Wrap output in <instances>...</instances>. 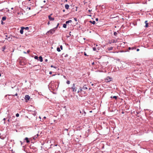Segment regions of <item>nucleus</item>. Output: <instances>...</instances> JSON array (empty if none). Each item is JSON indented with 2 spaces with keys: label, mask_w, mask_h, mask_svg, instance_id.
<instances>
[{
  "label": "nucleus",
  "mask_w": 153,
  "mask_h": 153,
  "mask_svg": "<svg viewBox=\"0 0 153 153\" xmlns=\"http://www.w3.org/2000/svg\"><path fill=\"white\" fill-rule=\"evenodd\" d=\"M71 89L72 90L73 92H74L76 91L77 88L75 86V84H73V86L71 88Z\"/></svg>",
  "instance_id": "obj_1"
},
{
  "label": "nucleus",
  "mask_w": 153,
  "mask_h": 153,
  "mask_svg": "<svg viewBox=\"0 0 153 153\" xmlns=\"http://www.w3.org/2000/svg\"><path fill=\"white\" fill-rule=\"evenodd\" d=\"M112 79V78L110 77H107L105 79V81L106 82H108L111 81Z\"/></svg>",
  "instance_id": "obj_2"
},
{
  "label": "nucleus",
  "mask_w": 153,
  "mask_h": 153,
  "mask_svg": "<svg viewBox=\"0 0 153 153\" xmlns=\"http://www.w3.org/2000/svg\"><path fill=\"white\" fill-rule=\"evenodd\" d=\"M55 28L50 30L48 32V33H50L51 34H53V33L55 31Z\"/></svg>",
  "instance_id": "obj_3"
},
{
  "label": "nucleus",
  "mask_w": 153,
  "mask_h": 153,
  "mask_svg": "<svg viewBox=\"0 0 153 153\" xmlns=\"http://www.w3.org/2000/svg\"><path fill=\"white\" fill-rule=\"evenodd\" d=\"M25 99L26 100H29L30 97L28 95H26L25 96Z\"/></svg>",
  "instance_id": "obj_4"
},
{
  "label": "nucleus",
  "mask_w": 153,
  "mask_h": 153,
  "mask_svg": "<svg viewBox=\"0 0 153 153\" xmlns=\"http://www.w3.org/2000/svg\"><path fill=\"white\" fill-rule=\"evenodd\" d=\"M52 15V14H51L49 16H48V18L49 19V20L51 21H53L54 20V18H52L51 17V15Z\"/></svg>",
  "instance_id": "obj_5"
},
{
  "label": "nucleus",
  "mask_w": 153,
  "mask_h": 153,
  "mask_svg": "<svg viewBox=\"0 0 153 153\" xmlns=\"http://www.w3.org/2000/svg\"><path fill=\"white\" fill-rule=\"evenodd\" d=\"M24 30V27H21V29L20 31V32L21 34H23V30Z\"/></svg>",
  "instance_id": "obj_6"
},
{
  "label": "nucleus",
  "mask_w": 153,
  "mask_h": 153,
  "mask_svg": "<svg viewBox=\"0 0 153 153\" xmlns=\"http://www.w3.org/2000/svg\"><path fill=\"white\" fill-rule=\"evenodd\" d=\"M116 42L113 39L111 40V41H109L108 42V43L110 44H111L112 43H115Z\"/></svg>",
  "instance_id": "obj_7"
},
{
  "label": "nucleus",
  "mask_w": 153,
  "mask_h": 153,
  "mask_svg": "<svg viewBox=\"0 0 153 153\" xmlns=\"http://www.w3.org/2000/svg\"><path fill=\"white\" fill-rule=\"evenodd\" d=\"M82 89L83 90H85L87 89V88L86 87V85H84Z\"/></svg>",
  "instance_id": "obj_8"
},
{
  "label": "nucleus",
  "mask_w": 153,
  "mask_h": 153,
  "mask_svg": "<svg viewBox=\"0 0 153 153\" xmlns=\"http://www.w3.org/2000/svg\"><path fill=\"white\" fill-rule=\"evenodd\" d=\"M145 23L146 24L145 27H148V23L147 22V21H145Z\"/></svg>",
  "instance_id": "obj_9"
},
{
  "label": "nucleus",
  "mask_w": 153,
  "mask_h": 153,
  "mask_svg": "<svg viewBox=\"0 0 153 153\" xmlns=\"http://www.w3.org/2000/svg\"><path fill=\"white\" fill-rule=\"evenodd\" d=\"M5 137L4 135H0V138L2 139H4Z\"/></svg>",
  "instance_id": "obj_10"
},
{
  "label": "nucleus",
  "mask_w": 153,
  "mask_h": 153,
  "mask_svg": "<svg viewBox=\"0 0 153 153\" xmlns=\"http://www.w3.org/2000/svg\"><path fill=\"white\" fill-rule=\"evenodd\" d=\"M25 140H26L27 143H29L30 142V141L29 140L28 138L27 137L25 138Z\"/></svg>",
  "instance_id": "obj_11"
},
{
  "label": "nucleus",
  "mask_w": 153,
  "mask_h": 153,
  "mask_svg": "<svg viewBox=\"0 0 153 153\" xmlns=\"http://www.w3.org/2000/svg\"><path fill=\"white\" fill-rule=\"evenodd\" d=\"M113 49V47H109V48H107V49L108 50V51H110L112 50Z\"/></svg>",
  "instance_id": "obj_12"
},
{
  "label": "nucleus",
  "mask_w": 153,
  "mask_h": 153,
  "mask_svg": "<svg viewBox=\"0 0 153 153\" xmlns=\"http://www.w3.org/2000/svg\"><path fill=\"white\" fill-rule=\"evenodd\" d=\"M65 7L66 9H68L69 7V5L68 4H66L65 5Z\"/></svg>",
  "instance_id": "obj_13"
},
{
  "label": "nucleus",
  "mask_w": 153,
  "mask_h": 153,
  "mask_svg": "<svg viewBox=\"0 0 153 153\" xmlns=\"http://www.w3.org/2000/svg\"><path fill=\"white\" fill-rule=\"evenodd\" d=\"M82 89L81 88V87H80L79 88V89L78 90V91H77V93H79V92H81V91H82Z\"/></svg>",
  "instance_id": "obj_14"
},
{
  "label": "nucleus",
  "mask_w": 153,
  "mask_h": 153,
  "mask_svg": "<svg viewBox=\"0 0 153 153\" xmlns=\"http://www.w3.org/2000/svg\"><path fill=\"white\" fill-rule=\"evenodd\" d=\"M39 60H40V61L41 62H42L43 59H42V56H40L39 57Z\"/></svg>",
  "instance_id": "obj_15"
},
{
  "label": "nucleus",
  "mask_w": 153,
  "mask_h": 153,
  "mask_svg": "<svg viewBox=\"0 0 153 153\" xmlns=\"http://www.w3.org/2000/svg\"><path fill=\"white\" fill-rule=\"evenodd\" d=\"M72 22V20H68V21H66V24H68L69 23H71V22Z\"/></svg>",
  "instance_id": "obj_16"
},
{
  "label": "nucleus",
  "mask_w": 153,
  "mask_h": 153,
  "mask_svg": "<svg viewBox=\"0 0 153 153\" xmlns=\"http://www.w3.org/2000/svg\"><path fill=\"white\" fill-rule=\"evenodd\" d=\"M89 22L93 24H95V22L94 21H89Z\"/></svg>",
  "instance_id": "obj_17"
},
{
  "label": "nucleus",
  "mask_w": 153,
  "mask_h": 153,
  "mask_svg": "<svg viewBox=\"0 0 153 153\" xmlns=\"http://www.w3.org/2000/svg\"><path fill=\"white\" fill-rule=\"evenodd\" d=\"M6 17H4V16L3 17L2 19V21H4L6 20Z\"/></svg>",
  "instance_id": "obj_18"
},
{
  "label": "nucleus",
  "mask_w": 153,
  "mask_h": 153,
  "mask_svg": "<svg viewBox=\"0 0 153 153\" xmlns=\"http://www.w3.org/2000/svg\"><path fill=\"white\" fill-rule=\"evenodd\" d=\"M66 26H67V24H64L63 25V27L64 28H66Z\"/></svg>",
  "instance_id": "obj_19"
},
{
  "label": "nucleus",
  "mask_w": 153,
  "mask_h": 153,
  "mask_svg": "<svg viewBox=\"0 0 153 153\" xmlns=\"http://www.w3.org/2000/svg\"><path fill=\"white\" fill-rule=\"evenodd\" d=\"M56 50L58 52H60L61 51L60 49L59 48V47H57V48Z\"/></svg>",
  "instance_id": "obj_20"
},
{
  "label": "nucleus",
  "mask_w": 153,
  "mask_h": 153,
  "mask_svg": "<svg viewBox=\"0 0 153 153\" xmlns=\"http://www.w3.org/2000/svg\"><path fill=\"white\" fill-rule=\"evenodd\" d=\"M117 97L116 96H114L112 97H111V98H114L115 99H116L117 98Z\"/></svg>",
  "instance_id": "obj_21"
},
{
  "label": "nucleus",
  "mask_w": 153,
  "mask_h": 153,
  "mask_svg": "<svg viewBox=\"0 0 153 153\" xmlns=\"http://www.w3.org/2000/svg\"><path fill=\"white\" fill-rule=\"evenodd\" d=\"M29 29V28L28 27H24V29H25V30H28Z\"/></svg>",
  "instance_id": "obj_22"
},
{
  "label": "nucleus",
  "mask_w": 153,
  "mask_h": 153,
  "mask_svg": "<svg viewBox=\"0 0 153 153\" xmlns=\"http://www.w3.org/2000/svg\"><path fill=\"white\" fill-rule=\"evenodd\" d=\"M70 82L69 81V80L67 81L66 82V83L68 84H70Z\"/></svg>",
  "instance_id": "obj_23"
},
{
  "label": "nucleus",
  "mask_w": 153,
  "mask_h": 153,
  "mask_svg": "<svg viewBox=\"0 0 153 153\" xmlns=\"http://www.w3.org/2000/svg\"><path fill=\"white\" fill-rule=\"evenodd\" d=\"M34 58L35 59H38V57L37 56H35L34 57Z\"/></svg>",
  "instance_id": "obj_24"
},
{
  "label": "nucleus",
  "mask_w": 153,
  "mask_h": 153,
  "mask_svg": "<svg viewBox=\"0 0 153 153\" xmlns=\"http://www.w3.org/2000/svg\"><path fill=\"white\" fill-rule=\"evenodd\" d=\"M16 116L17 117H18L19 116V114L18 113H17V114H16Z\"/></svg>",
  "instance_id": "obj_25"
},
{
  "label": "nucleus",
  "mask_w": 153,
  "mask_h": 153,
  "mask_svg": "<svg viewBox=\"0 0 153 153\" xmlns=\"http://www.w3.org/2000/svg\"><path fill=\"white\" fill-rule=\"evenodd\" d=\"M5 47H3L2 48V50L3 51H4V50H5Z\"/></svg>",
  "instance_id": "obj_26"
},
{
  "label": "nucleus",
  "mask_w": 153,
  "mask_h": 153,
  "mask_svg": "<svg viewBox=\"0 0 153 153\" xmlns=\"http://www.w3.org/2000/svg\"><path fill=\"white\" fill-rule=\"evenodd\" d=\"M114 35L115 36H116V35L117 34V32H114Z\"/></svg>",
  "instance_id": "obj_27"
},
{
  "label": "nucleus",
  "mask_w": 153,
  "mask_h": 153,
  "mask_svg": "<svg viewBox=\"0 0 153 153\" xmlns=\"http://www.w3.org/2000/svg\"><path fill=\"white\" fill-rule=\"evenodd\" d=\"M59 25V23H58V24H57V25L56 27H55V29H56V28H57V27H58V26Z\"/></svg>",
  "instance_id": "obj_28"
},
{
  "label": "nucleus",
  "mask_w": 153,
  "mask_h": 153,
  "mask_svg": "<svg viewBox=\"0 0 153 153\" xmlns=\"http://www.w3.org/2000/svg\"><path fill=\"white\" fill-rule=\"evenodd\" d=\"M60 48L61 50L62 49V45L60 46Z\"/></svg>",
  "instance_id": "obj_29"
},
{
  "label": "nucleus",
  "mask_w": 153,
  "mask_h": 153,
  "mask_svg": "<svg viewBox=\"0 0 153 153\" xmlns=\"http://www.w3.org/2000/svg\"><path fill=\"white\" fill-rule=\"evenodd\" d=\"M96 49V48H93V50L94 51H95Z\"/></svg>",
  "instance_id": "obj_30"
},
{
  "label": "nucleus",
  "mask_w": 153,
  "mask_h": 153,
  "mask_svg": "<svg viewBox=\"0 0 153 153\" xmlns=\"http://www.w3.org/2000/svg\"><path fill=\"white\" fill-rule=\"evenodd\" d=\"M17 95H18V94H17V93H16V94H15V95H13V96H17Z\"/></svg>",
  "instance_id": "obj_31"
},
{
  "label": "nucleus",
  "mask_w": 153,
  "mask_h": 153,
  "mask_svg": "<svg viewBox=\"0 0 153 153\" xmlns=\"http://www.w3.org/2000/svg\"><path fill=\"white\" fill-rule=\"evenodd\" d=\"M95 20L96 21H97L98 20V18H96Z\"/></svg>",
  "instance_id": "obj_32"
},
{
  "label": "nucleus",
  "mask_w": 153,
  "mask_h": 153,
  "mask_svg": "<svg viewBox=\"0 0 153 153\" xmlns=\"http://www.w3.org/2000/svg\"><path fill=\"white\" fill-rule=\"evenodd\" d=\"M15 118V117L14 116H13L12 117V119H14Z\"/></svg>",
  "instance_id": "obj_33"
},
{
  "label": "nucleus",
  "mask_w": 153,
  "mask_h": 153,
  "mask_svg": "<svg viewBox=\"0 0 153 153\" xmlns=\"http://www.w3.org/2000/svg\"><path fill=\"white\" fill-rule=\"evenodd\" d=\"M84 55L85 56H87L86 54V53L85 52L84 53Z\"/></svg>",
  "instance_id": "obj_34"
},
{
  "label": "nucleus",
  "mask_w": 153,
  "mask_h": 153,
  "mask_svg": "<svg viewBox=\"0 0 153 153\" xmlns=\"http://www.w3.org/2000/svg\"><path fill=\"white\" fill-rule=\"evenodd\" d=\"M139 50H140L139 49H137V51H139Z\"/></svg>",
  "instance_id": "obj_35"
},
{
  "label": "nucleus",
  "mask_w": 153,
  "mask_h": 153,
  "mask_svg": "<svg viewBox=\"0 0 153 153\" xmlns=\"http://www.w3.org/2000/svg\"><path fill=\"white\" fill-rule=\"evenodd\" d=\"M50 22H48V25H49L50 24Z\"/></svg>",
  "instance_id": "obj_36"
},
{
  "label": "nucleus",
  "mask_w": 153,
  "mask_h": 153,
  "mask_svg": "<svg viewBox=\"0 0 153 153\" xmlns=\"http://www.w3.org/2000/svg\"><path fill=\"white\" fill-rule=\"evenodd\" d=\"M1 24H3V22H2V20H1Z\"/></svg>",
  "instance_id": "obj_37"
},
{
  "label": "nucleus",
  "mask_w": 153,
  "mask_h": 153,
  "mask_svg": "<svg viewBox=\"0 0 153 153\" xmlns=\"http://www.w3.org/2000/svg\"><path fill=\"white\" fill-rule=\"evenodd\" d=\"M131 48V49L132 50H133V49H135V48H133V47H132V48Z\"/></svg>",
  "instance_id": "obj_38"
},
{
  "label": "nucleus",
  "mask_w": 153,
  "mask_h": 153,
  "mask_svg": "<svg viewBox=\"0 0 153 153\" xmlns=\"http://www.w3.org/2000/svg\"><path fill=\"white\" fill-rule=\"evenodd\" d=\"M7 121L9 122H10V119H8V120H7Z\"/></svg>",
  "instance_id": "obj_39"
},
{
  "label": "nucleus",
  "mask_w": 153,
  "mask_h": 153,
  "mask_svg": "<svg viewBox=\"0 0 153 153\" xmlns=\"http://www.w3.org/2000/svg\"><path fill=\"white\" fill-rule=\"evenodd\" d=\"M51 67H52V68L54 67L53 66V65H51Z\"/></svg>",
  "instance_id": "obj_40"
},
{
  "label": "nucleus",
  "mask_w": 153,
  "mask_h": 153,
  "mask_svg": "<svg viewBox=\"0 0 153 153\" xmlns=\"http://www.w3.org/2000/svg\"><path fill=\"white\" fill-rule=\"evenodd\" d=\"M5 120H6V118H4L3 119V120L4 121H5Z\"/></svg>",
  "instance_id": "obj_41"
},
{
  "label": "nucleus",
  "mask_w": 153,
  "mask_h": 153,
  "mask_svg": "<svg viewBox=\"0 0 153 153\" xmlns=\"http://www.w3.org/2000/svg\"><path fill=\"white\" fill-rule=\"evenodd\" d=\"M131 49V48L130 47H129V48H128V49H129V50H130Z\"/></svg>",
  "instance_id": "obj_42"
},
{
  "label": "nucleus",
  "mask_w": 153,
  "mask_h": 153,
  "mask_svg": "<svg viewBox=\"0 0 153 153\" xmlns=\"http://www.w3.org/2000/svg\"><path fill=\"white\" fill-rule=\"evenodd\" d=\"M38 136V134H37V136L36 137V136H35V137H36V138H37V136Z\"/></svg>",
  "instance_id": "obj_43"
},
{
  "label": "nucleus",
  "mask_w": 153,
  "mask_h": 153,
  "mask_svg": "<svg viewBox=\"0 0 153 153\" xmlns=\"http://www.w3.org/2000/svg\"><path fill=\"white\" fill-rule=\"evenodd\" d=\"M51 73H52V72H51V71L50 72H49L50 74H51Z\"/></svg>",
  "instance_id": "obj_44"
},
{
  "label": "nucleus",
  "mask_w": 153,
  "mask_h": 153,
  "mask_svg": "<svg viewBox=\"0 0 153 153\" xmlns=\"http://www.w3.org/2000/svg\"><path fill=\"white\" fill-rule=\"evenodd\" d=\"M51 83H52V82H51V83H50L49 85H50Z\"/></svg>",
  "instance_id": "obj_45"
},
{
  "label": "nucleus",
  "mask_w": 153,
  "mask_h": 153,
  "mask_svg": "<svg viewBox=\"0 0 153 153\" xmlns=\"http://www.w3.org/2000/svg\"><path fill=\"white\" fill-rule=\"evenodd\" d=\"M74 20L76 21V18H74Z\"/></svg>",
  "instance_id": "obj_46"
},
{
  "label": "nucleus",
  "mask_w": 153,
  "mask_h": 153,
  "mask_svg": "<svg viewBox=\"0 0 153 153\" xmlns=\"http://www.w3.org/2000/svg\"><path fill=\"white\" fill-rule=\"evenodd\" d=\"M46 118V117H44V119H45Z\"/></svg>",
  "instance_id": "obj_47"
},
{
  "label": "nucleus",
  "mask_w": 153,
  "mask_h": 153,
  "mask_svg": "<svg viewBox=\"0 0 153 153\" xmlns=\"http://www.w3.org/2000/svg\"><path fill=\"white\" fill-rule=\"evenodd\" d=\"M44 2L45 3L46 2V1L45 0L44 1Z\"/></svg>",
  "instance_id": "obj_48"
},
{
  "label": "nucleus",
  "mask_w": 153,
  "mask_h": 153,
  "mask_svg": "<svg viewBox=\"0 0 153 153\" xmlns=\"http://www.w3.org/2000/svg\"><path fill=\"white\" fill-rule=\"evenodd\" d=\"M48 61V60H47V59H46L45 60V61Z\"/></svg>",
  "instance_id": "obj_49"
},
{
  "label": "nucleus",
  "mask_w": 153,
  "mask_h": 153,
  "mask_svg": "<svg viewBox=\"0 0 153 153\" xmlns=\"http://www.w3.org/2000/svg\"><path fill=\"white\" fill-rule=\"evenodd\" d=\"M27 53H29V51H27Z\"/></svg>",
  "instance_id": "obj_50"
},
{
  "label": "nucleus",
  "mask_w": 153,
  "mask_h": 153,
  "mask_svg": "<svg viewBox=\"0 0 153 153\" xmlns=\"http://www.w3.org/2000/svg\"><path fill=\"white\" fill-rule=\"evenodd\" d=\"M63 12H65V10H63Z\"/></svg>",
  "instance_id": "obj_51"
},
{
  "label": "nucleus",
  "mask_w": 153,
  "mask_h": 153,
  "mask_svg": "<svg viewBox=\"0 0 153 153\" xmlns=\"http://www.w3.org/2000/svg\"><path fill=\"white\" fill-rule=\"evenodd\" d=\"M4 124H5V121H4Z\"/></svg>",
  "instance_id": "obj_52"
},
{
  "label": "nucleus",
  "mask_w": 153,
  "mask_h": 153,
  "mask_svg": "<svg viewBox=\"0 0 153 153\" xmlns=\"http://www.w3.org/2000/svg\"><path fill=\"white\" fill-rule=\"evenodd\" d=\"M88 11H89V12H90L91 11H90V10H88Z\"/></svg>",
  "instance_id": "obj_53"
},
{
  "label": "nucleus",
  "mask_w": 153,
  "mask_h": 153,
  "mask_svg": "<svg viewBox=\"0 0 153 153\" xmlns=\"http://www.w3.org/2000/svg\"><path fill=\"white\" fill-rule=\"evenodd\" d=\"M91 85H92V86H93V85H94V84H91Z\"/></svg>",
  "instance_id": "obj_54"
},
{
  "label": "nucleus",
  "mask_w": 153,
  "mask_h": 153,
  "mask_svg": "<svg viewBox=\"0 0 153 153\" xmlns=\"http://www.w3.org/2000/svg\"><path fill=\"white\" fill-rule=\"evenodd\" d=\"M11 9L12 10H13V7L12 8H11Z\"/></svg>",
  "instance_id": "obj_55"
},
{
  "label": "nucleus",
  "mask_w": 153,
  "mask_h": 153,
  "mask_svg": "<svg viewBox=\"0 0 153 153\" xmlns=\"http://www.w3.org/2000/svg\"><path fill=\"white\" fill-rule=\"evenodd\" d=\"M21 144L22 145V142L21 141Z\"/></svg>",
  "instance_id": "obj_56"
},
{
  "label": "nucleus",
  "mask_w": 153,
  "mask_h": 153,
  "mask_svg": "<svg viewBox=\"0 0 153 153\" xmlns=\"http://www.w3.org/2000/svg\"><path fill=\"white\" fill-rule=\"evenodd\" d=\"M69 34H70V36H71V33H70Z\"/></svg>",
  "instance_id": "obj_57"
},
{
  "label": "nucleus",
  "mask_w": 153,
  "mask_h": 153,
  "mask_svg": "<svg viewBox=\"0 0 153 153\" xmlns=\"http://www.w3.org/2000/svg\"><path fill=\"white\" fill-rule=\"evenodd\" d=\"M33 139H35V137H33Z\"/></svg>",
  "instance_id": "obj_58"
},
{
  "label": "nucleus",
  "mask_w": 153,
  "mask_h": 153,
  "mask_svg": "<svg viewBox=\"0 0 153 153\" xmlns=\"http://www.w3.org/2000/svg\"><path fill=\"white\" fill-rule=\"evenodd\" d=\"M152 114H153V113H152Z\"/></svg>",
  "instance_id": "obj_59"
},
{
  "label": "nucleus",
  "mask_w": 153,
  "mask_h": 153,
  "mask_svg": "<svg viewBox=\"0 0 153 153\" xmlns=\"http://www.w3.org/2000/svg\"><path fill=\"white\" fill-rule=\"evenodd\" d=\"M1 134L0 133V135H1Z\"/></svg>",
  "instance_id": "obj_60"
}]
</instances>
